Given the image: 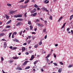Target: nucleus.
Returning a JSON list of instances; mask_svg holds the SVG:
<instances>
[{"label": "nucleus", "instance_id": "37998d69", "mask_svg": "<svg viewBox=\"0 0 73 73\" xmlns=\"http://www.w3.org/2000/svg\"><path fill=\"white\" fill-rule=\"evenodd\" d=\"M27 13H25L24 15V16H25V17H27L26 16H27Z\"/></svg>", "mask_w": 73, "mask_h": 73}, {"label": "nucleus", "instance_id": "e2e57ef3", "mask_svg": "<svg viewBox=\"0 0 73 73\" xmlns=\"http://www.w3.org/2000/svg\"><path fill=\"white\" fill-rule=\"evenodd\" d=\"M23 45H27V43H24Z\"/></svg>", "mask_w": 73, "mask_h": 73}, {"label": "nucleus", "instance_id": "f8f14e48", "mask_svg": "<svg viewBox=\"0 0 73 73\" xmlns=\"http://www.w3.org/2000/svg\"><path fill=\"white\" fill-rule=\"evenodd\" d=\"M12 21L11 20H10L9 21L7 22L6 23V24H9V23H11V21Z\"/></svg>", "mask_w": 73, "mask_h": 73}, {"label": "nucleus", "instance_id": "c9c22d12", "mask_svg": "<svg viewBox=\"0 0 73 73\" xmlns=\"http://www.w3.org/2000/svg\"><path fill=\"white\" fill-rule=\"evenodd\" d=\"M15 41H16V42H19V40L17 39H15Z\"/></svg>", "mask_w": 73, "mask_h": 73}, {"label": "nucleus", "instance_id": "a878e982", "mask_svg": "<svg viewBox=\"0 0 73 73\" xmlns=\"http://www.w3.org/2000/svg\"><path fill=\"white\" fill-rule=\"evenodd\" d=\"M7 5L8 7H11V4L7 3Z\"/></svg>", "mask_w": 73, "mask_h": 73}, {"label": "nucleus", "instance_id": "4468645a", "mask_svg": "<svg viewBox=\"0 0 73 73\" xmlns=\"http://www.w3.org/2000/svg\"><path fill=\"white\" fill-rule=\"evenodd\" d=\"M37 13H35L33 14V17H35V16H36V15H37Z\"/></svg>", "mask_w": 73, "mask_h": 73}, {"label": "nucleus", "instance_id": "bb28decb", "mask_svg": "<svg viewBox=\"0 0 73 73\" xmlns=\"http://www.w3.org/2000/svg\"><path fill=\"white\" fill-rule=\"evenodd\" d=\"M21 20H22V19L21 18H19L17 19V20H18V21H21Z\"/></svg>", "mask_w": 73, "mask_h": 73}, {"label": "nucleus", "instance_id": "6ab92c4d", "mask_svg": "<svg viewBox=\"0 0 73 73\" xmlns=\"http://www.w3.org/2000/svg\"><path fill=\"white\" fill-rule=\"evenodd\" d=\"M9 63H10V64L11 63H12V62H13V60H10V61H9Z\"/></svg>", "mask_w": 73, "mask_h": 73}, {"label": "nucleus", "instance_id": "ea45409f", "mask_svg": "<svg viewBox=\"0 0 73 73\" xmlns=\"http://www.w3.org/2000/svg\"><path fill=\"white\" fill-rule=\"evenodd\" d=\"M33 58H32V57H31V58L30 59V61H32V60H33Z\"/></svg>", "mask_w": 73, "mask_h": 73}, {"label": "nucleus", "instance_id": "7c9ffc66", "mask_svg": "<svg viewBox=\"0 0 73 73\" xmlns=\"http://www.w3.org/2000/svg\"><path fill=\"white\" fill-rule=\"evenodd\" d=\"M30 30H31V31L32 29V28H33V27L32 25L30 26Z\"/></svg>", "mask_w": 73, "mask_h": 73}, {"label": "nucleus", "instance_id": "6e6d98bb", "mask_svg": "<svg viewBox=\"0 0 73 73\" xmlns=\"http://www.w3.org/2000/svg\"><path fill=\"white\" fill-rule=\"evenodd\" d=\"M47 37V35H46L45 36H44V38L45 39H46V38Z\"/></svg>", "mask_w": 73, "mask_h": 73}, {"label": "nucleus", "instance_id": "603ef678", "mask_svg": "<svg viewBox=\"0 0 73 73\" xmlns=\"http://www.w3.org/2000/svg\"><path fill=\"white\" fill-rule=\"evenodd\" d=\"M25 54L28 55V54H29V52H27L25 53Z\"/></svg>", "mask_w": 73, "mask_h": 73}, {"label": "nucleus", "instance_id": "69168bd1", "mask_svg": "<svg viewBox=\"0 0 73 73\" xmlns=\"http://www.w3.org/2000/svg\"><path fill=\"white\" fill-rule=\"evenodd\" d=\"M43 53H46V52H45V51H43Z\"/></svg>", "mask_w": 73, "mask_h": 73}, {"label": "nucleus", "instance_id": "4d7b16f0", "mask_svg": "<svg viewBox=\"0 0 73 73\" xmlns=\"http://www.w3.org/2000/svg\"><path fill=\"white\" fill-rule=\"evenodd\" d=\"M60 64L61 65H63L64 64V63H63L62 62H60Z\"/></svg>", "mask_w": 73, "mask_h": 73}, {"label": "nucleus", "instance_id": "393cba45", "mask_svg": "<svg viewBox=\"0 0 73 73\" xmlns=\"http://www.w3.org/2000/svg\"><path fill=\"white\" fill-rule=\"evenodd\" d=\"M29 68H30V67L29 66H28V67H26L25 68V69H29Z\"/></svg>", "mask_w": 73, "mask_h": 73}, {"label": "nucleus", "instance_id": "aec40b11", "mask_svg": "<svg viewBox=\"0 0 73 73\" xmlns=\"http://www.w3.org/2000/svg\"><path fill=\"white\" fill-rule=\"evenodd\" d=\"M29 1V0H27L26 1H25V4H27V3H28V2Z\"/></svg>", "mask_w": 73, "mask_h": 73}, {"label": "nucleus", "instance_id": "58836bf2", "mask_svg": "<svg viewBox=\"0 0 73 73\" xmlns=\"http://www.w3.org/2000/svg\"><path fill=\"white\" fill-rule=\"evenodd\" d=\"M46 62H49V59H48V58H47L46 59Z\"/></svg>", "mask_w": 73, "mask_h": 73}, {"label": "nucleus", "instance_id": "b1692460", "mask_svg": "<svg viewBox=\"0 0 73 73\" xmlns=\"http://www.w3.org/2000/svg\"><path fill=\"white\" fill-rule=\"evenodd\" d=\"M16 69H18L19 70H22V69L21 68H19V67H17V68H16Z\"/></svg>", "mask_w": 73, "mask_h": 73}, {"label": "nucleus", "instance_id": "49530a36", "mask_svg": "<svg viewBox=\"0 0 73 73\" xmlns=\"http://www.w3.org/2000/svg\"><path fill=\"white\" fill-rule=\"evenodd\" d=\"M14 34H12V38H14Z\"/></svg>", "mask_w": 73, "mask_h": 73}, {"label": "nucleus", "instance_id": "13d9d810", "mask_svg": "<svg viewBox=\"0 0 73 73\" xmlns=\"http://www.w3.org/2000/svg\"><path fill=\"white\" fill-rule=\"evenodd\" d=\"M10 27H11V26H8L7 27V28H10Z\"/></svg>", "mask_w": 73, "mask_h": 73}, {"label": "nucleus", "instance_id": "f3484780", "mask_svg": "<svg viewBox=\"0 0 73 73\" xmlns=\"http://www.w3.org/2000/svg\"><path fill=\"white\" fill-rule=\"evenodd\" d=\"M6 46H7V44L6 43H4V44L3 47L5 48H6Z\"/></svg>", "mask_w": 73, "mask_h": 73}, {"label": "nucleus", "instance_id": "412c9836", "mask_svg": "<svg viewBox=\"0 0 73 73\" xmlns=\"http://www.w3.org/2000/svg\"><path fill=\"white\" fill-rule=\"evenodd\" d=\"M13 59H18V57L16 56V57H13Z\"/></svg>", "mask_w": 73, "mask_h": 73}, {"label": "nucleus", "instance_id": "c85d7f7f", "mask_svg": "<svg viewBox=\"0 0 73 73\" xmlns=\"http://www.w3.org/2000/svg\"><path fill=\"white\" fill-rule=\"evenodd\" d=\"M38 44H36V45H35L34 46V47L35 48H37L38 46Z\"/></svg>", "mask_w": 73, "mask_h": 73}, {"label": "nucleus", "instance_id": "052dcab7", "mask_svg": "<svg viewBox=\"0 0 73 73\" xmlns=\"http://www.w3.org/2000/svg\"><path fill=\"white\" fill-rule=\"evenodd\" d=\"M41 70L42 72H44V69L43 68H41Z\"/></svg>", "mask_w": 73, "mask_h": 73}, {"label": "nucleus", "instance_id": "473e14b6", "mask_svg": "<svg viewBox=\"0 0 73 73\" xmlns=\"http://www.w3.org/2000/svg\"><path fill=\"white\" fill-rule=\"evenodd\" d=\"M28 24H29V25H31V22L30 21H28Z\"/></svg>", "mask_w": 73, "mask_h": 73}, {"label": "nucleus", "instance_id": "e433bc0d", "mask_svg": "<svg viewBox=\"0 0 73 73\" xmlns=\"http://www.w3.org/2000/svg\"><path fill=\"white\" fill-rule=\"evenodd\" d=\"M13 34L14 35H17V32H14Z\"/></svg>", "mask_w": 73, "mask_h": 73}, {"label": "nucleus", "instance_id": "79ce46f5", "mask_svg": "<svg viewBox=\"0 0 73 73\" xmlns=\"http://www.w3.org/2000/svg\"><path fill=\"white\" fill-rule=\"evenodd\" d=\"M38 21H40V20L38 19H37L36 20V22H38Z\"/></svg>", "mask_w": 73, "mask_h": 73}, {"label": "nucleus", "instance_id": "9b49d317", "mask_svg": "<svg viewBox=\"0 0 73 73\" xmlns=\"http://www.w3.org/2000/svg\"><path fill=\"white\" fill-rule=\"evenodd\" d=\"M61 70H62V69L61 68H59V70H58V72L59 73H61Z\"/></svg>", "mask_w": 73, "mask_h": 73}, {"label": "nucleus", "instance_id": "8fccbe9b", "mask_svg": "<svg viewBox=\"0 0 73 73\" xmlns=\"http://www.w3.org/2000/svg\"><path fill=\"white\" fill-rule=\"evenodd\" d=\"M46 29H44L43 30V31L44 32H46Z\"/></svg>", "mask_w": 73, "mask_h": 73}, {"label": "nucleus", "instance_id": "09e8293b", "mask_svg": "<svg viewBox=\"0 0 73 73\" xmlns=\"http://www.w3.org/2000/svg\"><path fill=\"white\" fill-rule=\"evenodd\" d=\"M31 42V40L29 41L28 44H30V42Z\"/></svg>", "mask_w": 73, "mask_h": 73}, {"label": "nucleus", "instance_id": "dca6fc26", "mask_svg": "<svg viewBox=\"0 0 73 73\" xmlns=\"http://www.w3.org/2000/svg\"><path fill=\"white\" fill-rule=\"evenodd\" d=\"M34 7H35V8H38V6L36 4H35L34 6Z\"/></svg>", "mask_w": 73, "mask_h": 73}, {"label": "nucleus", "instance_id": "a19ab883", "mask_svg": "<svg viewBox=\"0 0 73 73\" xmlns=\"http://www.w3.org/2000/svg\"><path fill=\"white\" fill-rule=\"evenodd\" d=\"M35 55H32V56H31V58H35Z\"/></svg>", "mask_w": 73, "mask_h": 73}, {"label": "nucleus", "instance_id": "a18cd8bd", "mask_svg": "<svg viewBox=\"0 0 73 73\" xmlns=\"http://www.w3.org/2000/svg\"><path fill=\"white\" fill-rule=\"evenodd\" d=\"M72 67V65H70L68 66V68H71Z\"/></svg>", "mask_w": 73, "mask_h": 73}, {"label": "nucleus", "instance_id": "774afa93", "mask_svg": "<svg viewBox=\"0 0 73 73\" xmlns=\"http://www.w3.org/2000/svg\"><path fill=\"white\" fill-rule=\"evenodd\" d=\"M36 30H37V28L35 29H34L35 31H36Z\"/></svg>", "mask_w": 73, "mask_h": 73}, {"label": "nucleus", "instance_id": "2f4dec72", "mask_svg": "<svg viewBox=\"0 0 73 73\" xmlns=\"http://www.w3.org/2000/svg\"><path fill=\"white\" fill-rule=\"evenodd\" d=\"M50 54H48L46 57V58H48V57H49L50 56Z\"/></svg>", "mask_w": 73, "mask_h": 73}, {"label": "nucleus", "instance_id": "a211bd4d", "mask_svg": "<svg viewBox=\"0 0 73 73\" xmlns=\"http://www.w3.org/2000/svg\"><path fill=\"white\" fill-rule=\"evenodd\" d=\"M25 50V48L24 47H23L22 48V52H24V50Z\"/></svg>", "mask_w": 73, "mask_h": 73}, {"label": "nucleus", "instance_id": "f03ea898", "mask_svg": "<svg viewBox=\"0 0 73 73\" xmlns=\"http://www.w3.org/2000/svg\"><path fill=\"white\" fill-rule=\"evenodd\" d=\"M22 24V23L21 22H18L17 23L16 25V26H20V25H21Z\"/></svg>", "mask_w": 73, "mask_h": 73}, {"label": "nucleus", "instance_id": "f704fd0d", "mask_svg": "<svg viewBox=\"0 0 73 73\" xmlns=\"http://www.w3.org/2000/svg\"><path fill=\"white\" fill-rule=\"evenodd\" d=\"M23 32V31H20L19 33V34L20 35H21V34H22V33Z\"/></svg>", "mask_w": 73, "mask_h": 73}, {"label": "nucleus", "instance_id": "7ed1b4c3", "mask_svg": "<svg viewBox=\"0 0 73 73\" xmlns=\"http://www.w3.org/2000/svg\"><path fill=\"white\" fill-rule=\"evenodd\" d=\"M28 61H25L24 63L23 64V65H27V64L28 63Z\"/></svg>", "mask_w": 73, "mask_h": 73}, {"label": "nucleus", "instance_id": "9d476101", "mask_svg": "<svg viewBox=\"0 0 73 73\" xmlns=\"http://www.w3.org/2000/svg\"><path fill=\"white\" fill-rule=\"evenodd\" d=\"M5 34L4 33H1L0 34V37H1L2 36H4Z\"/></svg>", "mask_w": 73, "mask_h": 73}, {"label": "nucleus", "instance_id": "338daca9", "mask_svg": "<svg viewBox=\"0 0 73 73\" xmlns=\"http://www.w3.org/2000/svg\"><path fill=\"white\" fill-rule=\"evenodd\" d=\"M55 46H58V44H55Z\"/></svg>", "mask_w": 73, "mask_h": 73}, {"label": "nucleus", "instance_id": "3c124183", "mask_svg": "<svg viewBox=\"0 0 73 73\" xmlns=\"http://www.w3.org/2000/svg\"><path fill=\"white\" fill-rule=\"evenodd\" d=\"M71 34L72 35H73V31L72 30H71Z\"/></svg>", "mask_w": 73, "mask_h": 73}, {"label": "nucleus", "instance_id": "6e6552de", "mask_svg": "<svg viewBox=\"0 0 73 73\" xmlns=\"http://www.w3.org/2000/svg\"><path fill=\"white\" fill-rule=\"evenodd\" d=\"M5 16H6V18L7 19H9V17L6 14L5 15Z\"/></svg>", "mask_w": 73, "mask_h": 73}, {"label": "nucleus", "instance_id": "864d4df0", "mask_svg": "<svg viewBox=\"0 0 73 73\" xmlns=\"http://www.w3.org/2000/svg\"><path fill=\"white\" fill-rule=\"evenodd\" d=\"M17 49V47H13V49Z\"/></svg>", "mask_w": 73, "mask_h": 73}, {"label": "nucleus", "instance_id": "5701e85b", "mask_svg": "<svg viewBox=\"0 0 73 73\" xmlns=\"http://www.w3.org/2000/svg\"><path fill=\"white\" fill-rule=\"evenodd\" d=\"M12 33H9V38L11 37V35H12Z\"/></svg>", "mask_w": 73, "mask_h": 73}, {"label": "nucleus", "instance_id": "ddd939ff", "mask_svg": "<svg viewBox=\"0 0 73 73\" xmlns=\"http://www.w3.org/2000/svg\"><path fill=\"white\" fill-rule=\"evenodd\" d=\"M73 18V15H71L70 18V20H71Z\"/></svg>", "mask_w": 73, "mask_h": 73}, {"label": "nucleus", "instance_id": "39448f33", "mask_svg": "<svg viewBox=\"0 0 73 73\" xmlns=\"http://www.w3.org/2000/svg\"><path fill=\"white\" fill-rule=\"evenodd\" d=\"M44 3H45V4H48L49 3V1L48 0H45L44 1Z\"/></svg>", "mask_w": 73, "mask_h": 73}, {"label": "nucleus", "instance_id": "1a4fd4ad", "mask_svg": "<svg viewBox=\"0 0 73 73\" xmlns=\"http://www.w3.org/2000/svg\"><path fill=\"white\" fill-rule=\"evenodd\" d=\"M35 12H36V10H32L31 11V13H35Z\"/></svg>", "mask_w": 73, "mask_h": 73}, {"label": "nucleus", "instance_id": "cd10ccee", "mask_svg": "<svg viewBox=\"0 0 73 73\" xmlns=\"http://www.w3.org/2000/svg\"><path fill=\"white\" fill-rule=\"evenodd\" d=\"M23 1H24V0H21L19 1V3H22V2H23Z\"/></svg>", "mask_w": 73, "mask_h": 73}, {"label": "nucleus", "instance_id": "680f3d73", "mask_svg": "<svg viewBox=\"0 0 73 73\" xmlns=\"http://www.w3.org/2000/svg\"><path fill=\"white\" fill-rule=\"evenodd\" d=\"M13 48V47H12V46H10L9 47V48H10V49H12Z\"/></svg>", "mask_w": 73, "mask_h": 73}, {"label": "nucleus", "instance_id": "bf43d9fd", "mask_svg": "<svg viewBox=\"0 0 73 73\" xmlns=\"http://www.w3.org/2000/svg\"><path fill=\"white\" fill-rule=\"evenodd\" d=\"M54 57H56V55L55 54H54Z\"/></svg>", "mask_w": 73, "mask_h": 73}, {"label": "nucleus", "instance_id": "c03bdc74", "mask_svg": "<svg viewBox=\"0 0 73 73\" xmlns=\"http://www.w3.org/2000/svg\"><path fill=\"white\" fill-rule=\"evenodd\" d=\"M54 65H55V66H57V64L56 63H54Z\"/></svg>", "mask_w": 73, "mask_h": 73}, {"label": "nucleus", "instance_id": "423d86ee", "mask_svg": "<svg viewBox=\"0 0 73 73\" xmlns=\"http://www.w3.org/2000/svg\"><path fill=\"white\" fill-rule=\"evenodd\" d=\"M63 17H60V19H59L58 22H60V21H61V20H62V19Z\"/></svg>", "mask_w": 73, "mask_h": 73}, {"label": "nucleus", "instance_id": "c756f323", "mask_svg": "<svg viewBox=\"0 0 73 73\" xmlns=\"http://www.w3.org/2000/svg\"><path fill=\"white\" fill-rule=\"evenodd\" d=\"M52 16H50L49 19L50 20H52Z\"/></svg>", "mask_w": 73, "mask_h": 73}, {"label": "nucleus", "instance_id": "72a5a7b5", "mask_svg": "<svg viewBox=\"0 0 73 73\" xmlns=\"http://www.w3.org/2000/svg\"><path fill=\"white\" fill-rule=\"evenodd\" d=\"M42 44V42H40L39 43V45H41Z\"/></svg>", "mask_w": 73, "mask_h": 73}, {"label": "nucleus", "instance_id": "5fc2aeb1", "mask_svg": "<svg viewBox=\"0 0 73 73\" xmlns=\"http://www.w3.org/2000/svg\"><path fill=\"white\" fill-rule=\"evenodd\" d=\"M70 30V29L69 28H68V29H67V31L68 32Z\"/></svg>", "mask_w": 73, "mask_h": 73}, {"label": "nucleus", "instance_id": "0eeeda50", "mask_svg": "<svg viewBox=\"0 0 73 73\" xmlns=\"http://www.w3.org/2000/svg\"><path fill=\"white\" fill-rule=\"evenodd\" d=\"M66 24V23H64L63 24V26H62V27L61 28V29H62V28H64V27H65V24Z\"/></svg>", "mask_w": 73, "mask_h": 73}, {"label": "nucleus", "instance_id": "20e7f679", "mask_svg": "<svg viewBox=\"0 0 73 73\" xmlns=\"http://www.w3.org/2000/svg\"><path fill=\"white\" fill-rule=\"evenodd\" d=\"M16 11H9V13H11V14H13V13H15V12H16Z\"/></svg>", "mask_w": 73, "mask_h": 73}, {"label": "nucleus", "instance_id": "2eb2a0df", "mask_svg": "<svg viewBox=\"0 0 73 73\" xmlns=\"http://www.w3.org/2000/svg\"><path fill=\"white\" fill-rule=\"evenodd\" d=\"M38 62V60H36V61L34 62V65H35V64H37V62Z\"/></svg>", "mask_w": 73, "mask_h": 73}, {"label": "nucleus", "instance_id": "0e129e2a", "mask_svg": "<svg viewBox=\"0 0 73 73\" xmlns=\"http://www.w3.org/2000/svg\"><path fill=\"white\" fill-rule=\"evenodd\" d=\"M32 34H36V33L35 32H33L32 33Z\"/></svg>", "mask_w": 73, "mask_h": 73}, {"label": "nucleus", "instance_id": "4be33fe9", "mask_svg": "<svg viewBox=\"0 0 73 73\" xmlns=\"http://www.w3.org/2000/svg\"><path fill=\"white\" fill-rule=\"evenodd\" d=\"M19 8L21 9H23V8H24V7L23 5L20 6Z\"/></svg>", "mask_w": 73, "mask_h": 73}, {"label": "nucleus", "instance_id": "f257e3e1", "mask_svg": "<svg viewBox=\"0 0 73 73\" xmlns=\"http://www.w3.org/2000/svg\"><path fill=\"white\" fill-rule=\"evenodd\" d=\"M22 15L20 14H18V15H15L14 16V17L17 18V17H22Z\"/></svg>", "mask_w": 73, "mask_h": 73}, {"label": "nucleus", "instance_id": "de8ad7c7", "mask_svg": "<svg viewBox=\"0 0 73 73\" xmlns=\"http://www.w3.org/2000/svg\"><path fill=\"white\" fill-rule=\"evenodd\" d=\"M1 61H4V58L2 57L1 58Z\"/></svg>", "mask_w": 73, "mask_h": 73}, {"label": "nucleus", "instance_id": "4c0bfd02", "mask_svg": "<svg viewBox=\"0 0 73 73\" xmlns=\"http://www.w3.org/2000/svg\"><path fill=\"white\" fill-rule=\"evenodd\" d=\"M37 25H39V26L40 25V26H41V25H43V24L40 23H37Z\"/></svg>", "mask_w": 73, "mask_h": 73}]
</instances>
